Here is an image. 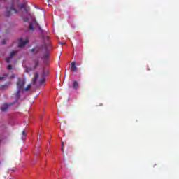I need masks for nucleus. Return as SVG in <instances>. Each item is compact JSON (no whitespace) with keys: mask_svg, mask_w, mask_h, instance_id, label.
<instances>
[{"mask_svg":"<svg viewBox=\"0 0 179 179\" xmlns=\"http://www.w3.org/2000/svg\"><path fill=\"white\" fill-rule=\"evenodd\" d=\"M48 44H50V42L45 43V50H48V47L47 46Z\"/></svg>","mask_w":179,"mask_h":179,"instance_id":"nucleus-20","label":"nucleus"},{"mask_svg":"<svg viewBox=\"0 0 179 179\" xmlns=\"http://www.w3.org/2000/svg\"><path fill=\"white\" fill-rule=\"evenodd\" d=\"M64 146H65V144H64V142L62 141V148H64Z\"/></svg>","mask_w":179,"mask_h":179,"instance_id":"nucleus-22","label":"nucleus"},{"mask_svg":"<svg viewBox=\"0 0 179 179\" xmlns=\"http://www.w3.org/2000/svg\"><path fill=\"white\" fill-rule=\"evenodd\" d=\"M41 50L39 47L34 48L31 50L32 54H38V52Z\"/></svg>","mask_w":179,"mask_h":179,"instance_id":"nucleus-8","label":"nucleus"},{"mask_svg":"<svg viewBox=\"0 0 179 179\" xmlns=\"http://www.w3.org/2000/svg\"><path fill=\"white\" fill-rule=\"evenodd\" d=\"M24 22H29V18L28 17L24 18Z\"/></svg>","mask_w":179,"mask_h":179,"instance_id":"nucleus-21","label":"nucleus"},{"mask_svg":"<svg viewBox=\"0 0 179 179\" xmlns=\"http://www.w3.org/2000/svg\"><path fill=\"white\" fill-rule=\"evenodd\" d=\"M44 73H45V71H43V75H44Z\"/></svg>","mask_w":179,"mask_h":179,"instance_id":"nucleus-27","label":"nucleus"},{"mask_svg":"<svg viewBox=\"0 0 179 179\" xmlns=\"http://www.w3.org/2000/svg\"><path fill=\"white\" fill-rule=\"evenodd\" d=\"M6 42L5 41H2V44H6Z\"/></svg>","mask_w":179,"mask_h":179,"instance_id":"nucleus-23","label":"nucleus"},{"mask_svg":"<svg viewBox=\"0 0 179 179\" xmlns=\"http://www.w3.org/2000/svg\"><path fill=\"white\" fill-rule=\"evenodd\" d=\"M37 79H38V73L36 72L35 73L34 79L32 80L33 85H36V82H37Z\"/></svg>","mask_w":179,"mask_h":179,"instance_id":"nucleus-10","label":"nucleus"},{"mask_svg":"<svg viewBox=\"0 0 179 179\" xmlns=\"http://www.w3.org/2000/svg\"><path fill=\"white\" fill-rule=\"evenodd\" d=\"M2 79H3V78H2V77H0V80H2Z\"/></svg>","mask_w":179,"mask_h":179,"instance_id":"nucleus-25","label":"nucleus"},{"mask_svg":"<svg viewBox=\"0 0 179 179\" xmlns=\"http://www.w3.org/2000/svg\"><path fill=\"white\" fill-rule=\"evenodd\" d=\"M19 41H20V43H19L18 47L20 48H22V47H24V45H26V44H27L29 43V39H28V38H27L25 39V41H23V38H20L19 39Z\"/></svg>","mask_w":179,"mask_h":179,"instance_id":"nucleus-5","label":"nucleus"},{"mask_svg":"<svg viewBox=\"0 0 179 179\" xmlns=\"http://www.w3.org/2000/svg\"><path fill=\"white\" fill-rule=\"evenodd\" d=\"M1 162H0V164H1Z\"/></svg>","mask_w":179,"mask_h":179,"instance_id":"nucleus-28","label":"nucleus"},{"mask_svg":"<svg viewBox=\"0 0 179 179\" xmlns=\"http://www.w3.org/2000/svg\"><path fill=\"white\" fill-rule=\"evenodd\" d=\"M18 9H24L25 12H27V9H26V3H20L19 1L17 0H11L8 3L6 6V13L5 16L6 17H10L11 15L13 13H17Z\"/></svg>","mask_w":179,"mask_h":179,"instance_id":"nucleus-1","label":"nucleus"},{"mask_svg":"<svg viewBox=\"0 0 179 179\" xmlns=\"http://www.w3.org/2000/svg\"><path fill=\"white\" fill-rule=\"evenodd\" d=\"M16 54H17V50L13 51V52H10L9 57L11 58V59L13 58V57H15V55H16Z\"/></svg>","mask_w":179,"mask_h":179,"instance_id":"nucleus-12","label":"nucleus"},{"mask_svg":"<svg viewBox=\"0 0 179 179\" xmlns=\"http://www.w3.org/2000/svg\"><path fill=\"white\" fill-rule=\"evenodd\" d=\"M71 69L72 72H76V71H78V67H76V62H71Z\"/></svg>","mask_w":179,"mask_h":179,"instance_id":"nucleus-7","label":"nucleus"},{"mask_svg":"<svg viewBox=\"0 0 179 179\" xmlns=\"http://www.w3.org/2000/svg\"><path fill=\"white\" fill-rule=\"evenodd\" d=\"M34 27H38L39 30L41 31V27L37 23V20H36V18H34L32 22L29 24V30H31V31H34Z\"/></svg>","mask_w":179,"mask_h":179,"instance_id":"nucleus-3","label":"nucleus"},{"mask_svg":"<svg viewBox=\"0 0 179 179\" xmlns=\"http://www.w3.org/2000/svg\"><path fill=\"white\" fill-rule=\"evenodd\" d=\"M60 44H62V45H63V44H65V43H60Z\"/></svg>","mask_w":179,"mask_h":179,"instance_id":"nucleus-26","label":"nucleus"},{"mask_svg":"<svg viewBox=\"0 0 179 179\" xmlns=\"http://www.w3.org/2000/svg\"><path fill=\"white\" fill-rule=\"evenodd\" d=\"M26 85V80L24 78H18L16 84V87L18 90H23L24 85Z\"/></svg>","mask_w":179,"mask_h":179,"instance_id":"nucleus-2","label":"nucleus"},{"mask_svg":"<svg viewBox=\"0 0 179 179\" xmlns=\"http://www.w3.org/2000/svg\"><path fill=\"white\" fill-rule=\"evenodd\" d=\"M42 61H43L44 64L46 65L48 64V61H50V53L48 52H46L43 57H41Z\"/></svg>","mask_w":179,"mask_h":179,"instance_id":"nucleus-4","label":"nucleus"},{"mask_svg":"<svg viewBox=\"0 0 179 179\" xmlns=\"http://www.w3.org/2000/svg\"><path fill=\"white\" fill-rule=\"evenodd\" d=\"M22 135H23V136H24V138H26V136H27L26 131L24 130V131L22 132Z\"/></svg>","mask_w":179,"mask_h":179,"instance_id":"nucleus-19","label":"nucleus"},{"mask_svg":"<svg viewBox=\"0 0 179 179\" xmlns=\"http://www.w3.org/2000/svg\"><path fill=\"white\" fill-rule=\"evenodd\" d=\"M31 88V85H28L26 88L23 89L25 92H29L30 89Z\"/></svg>","mask_w":179,"mask_h":179,"instance_id":"nucleus-13","label":"nucleus"},{"mask_svg":"<svg viewBox=\"0 0 179 179\" xmlns=\"http://www.w3.org/2000/svg\"><path fill=\"white\" fill-rule=\"evenodd\" d=\"M8 69L9 71H12V69H13V66H12L11 64L8 65Z\"/></svg>","mask_w":179,"mask_h":179,"instance_id":"nucleus-18","label":"nucleus"},{"mask_svg":"<svg viewBox=\"0 0 179 179\" xmlns=\"http://www.w3.org/2000/svg\"><path fill=\"white\" fill-rule=\"evenodd\" d=\"M10 59H12L10 57L6 58V62H7V64H10Z\"/></svg>","mask_w":179,"mask_h":179,"instance_id":"nucleus-16","label":"nucleus"},{"mask_svg":"<svg viewBox=\"0 0 179 179\" xmlns=\"http://www.w3.org/2000/svg\"><path fill=\"white\" fill-rule=\"evenodd\" d=\"M34 64H35V68H37V66L40 65V62H38V60H34Z\"/></svg>","mask_w":179,"mask_h":179,"instance_id":"nucleus-15","label":"nucleus"},{"mask_svg":"<svg viewBox=\"0 0 179 179\" xmlns=\"http://www.w3.org/2000/svg\"><path fill=\"white\" fill-rule=\"evenodd\" d=\"M44 82H45V78L42 77L39 81V85H43V83H44Z\"/></svg>","mask_w":179,"mask_h":179,"instance_id":"nucleus-14","label":"nucleus"},{"mask_svg":"<svg viewBox=\"0 0 179 179\" xmlns=\"http://www.w3.org/2000/svg\"><path fill=\"white\" fill-rule=\"evenodd\" d=\"M9 108V106L8 104H4L1 106V111H6L8 108Z\"/></svg>","mask_w":179,"mask_h":179,"instance_id":"nucleus-11","label":"nucleus"},{"mask_svg":"<svg viewBox=\"0 0 179 179\" xmlns=\"http://www.w3.org/2000/svg\"><path fill=\"white\" fill-rule=\"evenodd\" d=\"M79 88V83H78V81L74 80L73 81V89H74L75 90H77V89Z\"/></svg>","mask_w":179,"mask_h":179,"instance_id":"nucleus-9","label":"nucleus"},{"mask_svg":"<svg viewBox=\"0 0 179 179\" xmlns=\"http://www.w3.org/2000/svg\"><path fill=\"white\" fill-rule=\"evenodd\" d=\"M22 94V90L17 89L16 92L14 94L16 101L20 99V96Z\"/></svg>","mask_w":179,"mask_h":179,"instance_id":"nucleus-6","label":"nucleus"},{"mask_svg":"<svg viewBox=\"0 0 179 179\" xmlns=\"http://www.w3.org/2000/svg\"><path fill=\"white\" fill-rule=\"evenodd\" d=\"M43 41H49L50 38L48 36H43Z\"/></svg>","mask_w":179,"mask_h":179,"instance_id":"nucleus-17","label":"nucleus"},{"mask_svg":"<svg viewBox=\"0 0 179 179\" xmlns=\"http://www.w3.org/2000/svg\"><path fill=\"white\" fill-rule=\"evenodd\" d=\"M62 153H64V148H62Z\"/></svg>","mask_w":179,"mask_h":179,"instance_id":"nucleus-24","label":"nucleus"}]
</instances>
